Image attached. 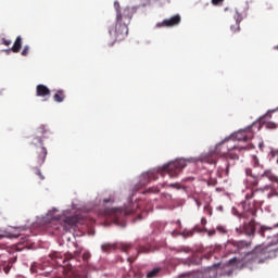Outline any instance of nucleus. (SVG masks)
Instances as JSON below:
<instances>
[{"label":"nucleus","mask_w":278,"mask_h":278,"mask_svg":"<svg viewBox=\"0 0 278 278\" xmlns=\"http://www.w3.org/2000/svg\"><path fill=\"white\" fill-rule=\"evenodd\" d=\"M186 166H188V161L186 159H179L174 162H169L159 170L153 169L143 173L140 177L139 185L148 186V184H151V181H157L160 177L159 175H162V177L165 175H168L169 177H179V173H181Z\"/></svg>","instance_id":"obj_1"},{"label":"nucleus","mask_w":278,"mask_h":278,"mask_svg":"<svg viewBox=\"0 0 278 278\" xmlns=\"http://www.w3.org/2000/svg\"><path fill=\"white\" fill-rule=\"evenodd\" d=\"M132 17L134 12L129 9H126L123 13H118L115 26L109 28V34L114 39L110 47H114V42H123L127 38L129 35V23H131Z\"/></svg>","instance_id":"obj_2"},{"label":"nucleus","mask_w":278,"mask_h":278,"mask_svg":"<svg viewBox=\"0 0 278 278\" xmlns=\"http://www.w3.org/2000/svg\"><path fill=\"white\" fill-rule=\"evenodd\" d=\"M51 136V130L47 126L41 125L35 131V138L31 141L35 151V164L36 166H42L45 160H47V148L42 140Z\"/></svg>","instance_id":"obj_3"},{"label":"nucleus","mask_w":278,"mask_h":278,"mask_svg":"<svg viewBox=\"0 0 278 278\" xmlns=\"http://www.w3.org/2000/svg\"><path fill=\"white\" fill-rule=\"evenodd\" d=\"M142 207V200H139L134 203H129L128 206L125 205L124 208H105L104 216L113 220V223L119 227H125V217L129 216V214H136L138 210Z\"/></svg>","instance_id":"obj_4"},{"label":"nucleus","mask_w":278,"mask_h":278,"mask_svg":"<svg viewBox=\"0 0 278 278\" xmlns=\"http://www.w3.org/2000/svg\"><path fill=\"white\" fill-rule=\"evenodd\" d=\"M238 149L239 151H247L251 149L249 146L244 147H237V146H229V138L225 139L224 141L217 143L215 146V151L204 154L200 157L201 162L205 164H216L218 162V155H228L229 151Z\"/></svg>","instance_id":"obj_5"},{"label":"nucleus","mask_w":278,"mask_h":278,"mask_svg":"<svg viewBox=\"0 0 278 278\" xmlns=\"http://www.w3.org/2000/svg\"><path fill=\"white\" fill-rule=\"evenodd\" d=\"M269 257L270 254H268V248L258 245L254 248L252 252L244 255L242 258V266H249V264H264Z\"/></svg>","instance_id":"obj_6"},{"label":"nucleus","mask_w":278,"mask_h":278,"mask_svg":"<svg viewBox=\"0 0 278 278\" xmlns=\"http://www.w3.org/2000/svg\"><path fill=\"white\" fill-rule=\"evenodd\" d=\"M247 181L249 186H258L264 179H268L271 184H278V177L273 173V169H265L263 173L253 174V169L245 168Z\"/></svg>","instance_id":"obj_7"},{"label":"nucleus","mask_w":278,"mask_h":278,"mask_svg":"<svg viewBox=\"0 0 278 278\" xmlns=\"http://www.w3.org/2000/svg\"><path fill=\"white\" fill-rule=\"evenodd\" d=\"M77 223H79L77 216H70L63 219H56L52 222V229H54L55 231H60V233H68L71 232V229H75V227H77Z\"/></svg>","instance_id":"obj_8"},{"label":"nucleus","mask_w":278,"mask_h":278,"mask_svg":"<svg viewBox=\"0 0 278 278\" xmlns=\"http://www.w3.org/2000/svg\"><path fill=\"white\" fill-rule=\"evenodd\" d=\"M253 138V131L251 129L248 130H239L235 134H232L228 140H237L238 142H248V140H251Z\"/></svg>","instance_id":"obj_9"},{"label":"nucleus","mask_w":278,"mask_h":278,"mask_svg":"<svg viewBox=\"0 0 278 278\" xmlns=\"http://www.w3.org/2000/svg\"><path fill=\"white\" fill-rule=\"evenodd\" d=\"M181 23V16L174 15L170 18H166L163 22H160L156 24V27H175L176 25H179Z\"/></svg>","instance_id":"obj_10"},{"label":"nucleus","mask_w":278,"mask_h":278,"mask_svg":"<svg viewBox=\"0 0 278 278\" xmlns=\"http://www.w3.org/2000/svg\"><path fill=\"white\" fill-rule=\"evenodd\" d=\"M227 247H235L233 253H241L244 249H249L251 247V241H238L228 243Z\"/></svg>","instance_id":"obj_11"},{"label":"nucleus","mask_w":278,"mask_h":278,"mask_svg":"<svg viewBox=\"0 0 278 278\" xmlns=\"http://www.w3.org/2000/svg\"><path fill=\"white\" fill-rule=\"evenodd\" d=\"M243 233H245V236H255V219L254 218H252L249 223H244Z\"/></svg>","instance_id":"obj_12"},{"label":"nucleus","mask_w":278,"mask_h":278,"mask_svg":"<svg viewBox=\"0 0 278 278\" xmlns=\"http://www.w3.org/2000/svg\"><path fill=\"white\" fill-rule=\"evenodd\" d=\"M203 258L200 256L193 255L191 258L181 260V264H184V266H199Z\"/></svg>","instance_id":"obj_13"},{"label":"nucleus","mask_w":278,"mask_h":278,"mask_svg":"<svg viewBox=\"0 0 278 278\" xmlns=\"http://www.w3.org/2000/svg\"><path fill=\"white\" fill-rule=\"evenodd\" d=\"M36 94L37 97H42V98L51 97V90L49 89V87L45 85H37Z\"/></svg>","instance_id":"obj_14"},{"label":"nucleus","mask_w":278,"mask_h":278,"mask_svg":"<svg viewBox=\"0 0 278 278\" xmlns=\"http://www.w3.org/2000/svg\"><path fill=\"white\" fill-rule=\"evenodd\" d=\"M243 213L241 215V218H249L250 216H256L257 211L255 210V207H247V202L243 203Z\"/></svg>","instance_id":"obj_15"},{"label":"nucleus","mask_w":278,"mask_h":278,"mask_svg":"<svg viewBox=\"0 0 278 278\" xmlns=\"http://www.w3.org/2000/svg\"><path fill=\"white\" fill-rule=\"evenodd\" d=\"M21 49H23V38L21 36H17L13 47L11 48V51H13V53H20Z\"/></svg>","instance_id":"obj_16"},{"label":"nucleus","mask_w":278,"mask_h":278,"mask_svg":"<svg viewBox=\"0 0 278 278\" xmlns=\"http://www.w3.org/2000/svg\"><path fill=\"white\" fill-rule=\"evenodd\" d=\"M251 164L255 170H257V168L264 170V166L262 165V163H260V159L257 157V155H252Z\"/></svg>","instance_id":"obj_17"},{"label":"nucleus","mask_w":278,"mask_h":278,"mask_svg":"<svg viewBox=\"0 0 278 278\" xmlns=\"http://www.w3.org/2000/svg\"><path fill=\"white\" fill-rule=\"evenodd\" d=\"M53 99L56 103H62L64 99H66V94H64V90L60 89L56 91V93L53 96Z\"/></svg>","instance_id":"obj_18"},{"label":"nucleus","mask_w":278,"mask_h":278,"mask_svg":"<svg viewBox=\"0 0 278 278\" xmlns=\"http://www.w3.org/2000/svg\"><path fill=\"white\" fill-rule=\"evenodd\" d=\"M1 268L3 269V271L5 273V275H8V273H10V270L12 269V262L11 261H4L1 264Z\"/></svg>","instance_id":"obj_19"},{"label":"nucleus","mask_w":278,"mask_h":278,"mask_svg":"<svg viewBox=\"0 0 278 278\" xmlns=\"http://www.w3.org/2000/svg\"><path fill=\"white\" fill-rule=\"evenodd\" d=\"M257 192H264V189L250 190V192L245 194V199H255V194H257Z\"/></svg>","instance_id":"obj_20"},{"label":"nucleus","mask_w":278,"mask_h":278,"mask_svg":"<svg viewBox=\"0 0 278 278\" xmlns=\"http://www.w3.org/2000/svg\"><path fill=\"white\" fill-rule=\"evenodd\" d=\"M114 8L116 10V16H118V14H123V12H125V10H131L129 8L121 9V3H118V1L114 2Z\"/></svg>","instance_id":"obj_21"},{"label":"nucleus","mask_w":278,"mask_h":278,"mask_svg":"<svg viewBox=\"0 0 278 278\" xmlns=\"http://www.w3.org/2000/svg\"><path fill=\"white\" fill-rule=\"evenodd\" d=\"M113 249H114V245L110 243H104L101 247V250L103 251V253H110Z\"/></svg>","instance_id":"obj_22"},{"label":"nucleus","mask_w":278,"mask_h":278,"mask_svg":"<svg viewBox=\"0 0 278 278\" xmlns=\"http://www.w3.org/2000/svg\"><path fill=\"white\" fill-rule=\"evenodd\" d=\"M159 274H160V268H154V269L150 270V271L147 274V278H154V277H157Z\"/></svg>","instance_id":"obj_23"},{"label":"nucleus","mask_w":278,"mask_h":278,"mask_svg":"<svg viewBox=\"0 0 278 278\" xmlns=\"http://www.w3.org/2000/svg\"><path fill=\"white\" fill-rule=\"evenodd\" d=\"M227 157H229V160H240V157L238 156V154L233 153V152H228L227 153Z\"/></svg>","instance_id":"obj_24"},{"label":"nucleus","mask_w":278,"mask_h":278,"mask_svg":"<svg viewBox=\"0 0 278 278\" xmlns=\"http://www.w3.org/2000/svg\"><path fill=\"white\" fill-rule=\"evenodd\" d=\"M140 253H149V248H147V247H140V248L137 250V255H140Z\"/></svg>","instance_id":"obj_25"},{"label":"nucleus","mask_w":278,"mask_h":278,"mask_svg":"<svg viewBox=\"0 0 278 278\" xmlns=\"http://www.w3.org/2000/svg\"><path fill=\"white\" fill-rule=\"evenodd\" d=\"M180 278H194V274L192 271L184 273Z\"/></svg>","instance_id":"obj_26"},{"label":"nucleus","mask_w":278,"mask_h":278,"mask_svg":"<svg viewBox=\"0 0 278 278\" xmlns=\"http://www.w3.org/2000/svg\"><path fill=\"white\" fill-rule=\"evenodd\" d=\"M22 55L25 58L27 55H29V46H25L23 51H22Z\"/></svg>","instance_id":"obj_27"},{"label":"nucleus","mask_w":278,"mask_h":278,"mask_svg":"<svg viewBox=\"0 0 278 278\" xmlns=\"http://www.w3.org/2000/svg\"><path fill=\"white\" fill-rule=\"evenodd\" d=\"M129 249H131V244H126V243L122 244V251H124V253H127Z\"/></svg>","instance_id":"obj_28"},{"label":"nucleus","mask_w":278,"mask_h":278,"mask_svg":"<svg viewBox=\"0 0 278 278\" xmlns=\"http://www.w3.org/2000/svg\"><path fill=\"white\" fill-rule=\"evenodd\" d=\"M229 266H233V264H240V260H237L236 257L230 258L228 261Z\"/></svg>","instance_id":"obj_29"},{"label":"nucleus","mask_w":278,"mask_h":278,"mask_svg":"<svg viewBox=\"0 0 278 278\" xmlns=\"http://www.w3.org/2000/svg\"><path fill=\"white\" fill-rule=\"evenodd\" d=\"M36 175L39 177V179L42 181L45 180V175H42V172H40V169H36Z\"/></svg>","instance_id":"obj_30"},{"label":"nucleus","mask_w":278,"mask_h":278,"mask_svg":"<svg viewBox=\"0 0 278 278\" xmlns=\"http://www.w3.org/2000/svg\"><path fill=\"white\" fill-rule=\"evenodd\" d=\"M90 257H91V255H90L89 252H85V253L83 254V260H84V262H88V260H90Z\"/></svg>","instance_id":"obj_31"},{"label":"nucleus","mask_w":278,"mask_h":278,"mask_svg":"<svg viewBox=\"0 0 278 278\" xmlns=\"http://www.w3.org/2000/svg\"><path fill=\"white\" fill-rule=\"evenodd\" d=\"M2 43L5 46V47H10V45H12V40H8L5 38L2 39Z\"/></svg>","instance_id":"obj_32"},{"label":"nucleus","mask_w":278,"mask_h":278,"mask_svg":"<svg viewBox=\"0 0 278 278\" xmlns=\"http://www.w3.org/2000/svg\"><path fill=\"white\" fill-rule=\"evenodd\" d=\"M267 129H277V124H275V123H268V124H267Z\"/></svg>","instance_id":"obj_33"},{"label":"nucleus","mask_w":278,"mask_h":278,"mask_svg":"<svg viewBox=\"0 0 278 278\" xmlns=\"http://www.w3.org/2000/svg\"><path fill=\"white\" fill-rule=\"evenodd\" d=\"M207 184H208L210 186H216V184H218V181H217L216 179H214V178H211V179L207 181Z\"/></svg>","instance_id":"obj_34"},{"label":"nucleus","mask_w":278,"mask_h":278,"mask_svg":"<svg viewBox=\"0 0 278 278\" xmlns=\"http://www.w3.org/2000/svg\"><path fill=\"white\" fill-rule=\"evenodd\" d=\"M217 231H219V233H227V230L223 226H217Z\"/></svg>","instance_id":"obj_35"},{"label":"nucleus","mask_w":278,"mask_h":278,"mask_svg":"<svg viewBox=\"0 0 278 278\" xmlns=\"http://www.w3.org/2000/svg\"><path fill=\"white\" fill-rule=\"evenodd\" d=\"M37 268H38V266H37L36 264L31 265V266H30V273H33V274H34V273H38V269H37Z\"/></svg>","instance_id":"obj_36"},{"label":"nucleus","mask_w":278,"mask_h":278,"mask_svg":"<svg viewBox=\"0 0 278 278\" xmlns=\"http://www.w3.org/2000/svg\"><path fill=\"white\" fill-rule=\"evenodd\" d=\"M225 0H212L213 5H220Z\"/></svg>","instance_id":"obj_37"},{"label":"nucleus","mask_w":278,"mask_h":278,"mask_svg":"<svg viewBox=\"0 0 278 278\" xmlns=\"http://www.w3.org/2000/svg\"><path fill=\"white\" fill-rule=\"evenodd\" d=\"M207 236L210 237L216 236V230L215 229L207 230Z\"/></svg>","instance_id":"obj_38"},{"label":"nucleus","mask_w":278,"mask_h":278,"mask_svg":"<svg viewBox=\"0 0 278 278\" xmlns=\"http://www.w3.org/2000/svg\"><path fill=\"white\" fill-rule=\"evenodd\" d=\"M138 257V255L134 256H129L127 260L130 264H134V262L136 261V258Z\"/></svg>","instance_id":"obj_39"},{"label":"nucleus","mask_w":278,"mask_h":278,"mask_svg":"<svg viewBox=\"0 0 278 278\" xmlns=\"http://www.w3.org/2000/svg\"><path fill=\"white\" fill-rule=\"evenodd\" d=\"M182 235H184V236H186V235H187V236H193V235H194V231H192V230L184 231Z\"/></svg>","instance_id":"obj_40"},{"label":"nucleus","mask_w":278,"mask_h":278,"mask_svg":"<svg viewBox=\"0 0 278 278\" xmlns=\"http://www.w3.org/2000/svg\"><path fill=\"white\" fill-rule=\"evenodd\" d=\"M103 203H114V199H112V198L104 199Z\"/></svg>","instance_id":"obj_41"},{"label":"nucleus","mask_w":278,"mask_h":278,"mask_svg":"<svg viewBox=\"0 0 278 278\" xmlns=\"http://www.w3.org/2000/svg\"><path fill=\"white\" fill-rule=\"evenodd\" d=\"M266 229H270V228H267V227H261V230H260L261 236H263V237H264V232L266 231Z\"/></svg>","instance_id":"obj_42"},{"label":"nucleus","mask_w":278,"mask_h":278,"mask_svg":"<svg viewBox=\"0 0 278 278\" xmlns=\"http://www.w3.org/2000/svg\"><path fill=\"white\" fill-rule=\"evenodd\" d=\"M201 224H202V225H207V219H206L205 217H202V218H201Z\"/></svg>","instance_id":"obj_43"},{"label":"nucleus","mask_w":278,"mask_h":278,"mask_svg":"<svg viewBox=\"0 0 278 278\" xmlns=\"http://www.w3.org/2000/svg\"><path fill=\"white\" fill-rule=\"evenodd\" d=\"M226 175H229V163L226 162Z\"/></svg>","instance_id":"obj_44"},{"label":"nucleus","mask_w":278,"mask_h":278,"mask_svg":"<svg viewBox=\"0 0 278 278\" xmlns=\"http://www.w3.org/2000/svg\"><path fill=\"white\" fill-rule=\"evenodd\" d=\"M214 268H218V265H213L212 267H207V270H214Z\"/></svg>","instance_id":"obj_45"},{"label":"nucleus","mask_w":278,"mask_h":278,"mask_svg":"<svg viewBox=\"0 0 278 278\" xmlns=\"http://www.w3.org/2000/svg\"><path fill=\"white\" fill-rule=\"evenodd\" d=\"M66 260H73V254H67Z\"/></svg>","instance_id":"obj_46"},{"label":"nucleus","mask_w":278,"mask_h":278,"mask_svg":"<svg viewBox=\"0 0 278 278\" xmlns=\"http://www.w3.org/2000/svg\"><path fill=\"white\" fill-rule=\"evenodd\" d=\"M270 188V185H266L265 189L268 190Z\"/></svg>","instance_id":"obj_47"},{"label":"nucleus","mask_w":278,"mask_h":278,"mask_svg":"<svg viewBox=\"0 0 278 278\" xmlns=\"http://www.w3.org/2000/svg\"><path fill=\"white\" fill-rule=\"evenodd\" d=\"M1 238H4V236H3V235H0V239H1Z\"/></svg>","instance_id":"obj_48"},{"label":"nucleus","mask_w":278,"mask_h":278,"mask_svg":"<svg viewBox=\"0 0 278 278\" xmlns=\"http://www.w3.org/2000/svg\"><path fill=\"white\" fill-rule=\"evenodd\" d=\"M75 255H79V252H75Z\"/></svg>","instance_id":"obj_49"},{"label":"nucleus","mask_w":278,"mask_h":278,"mask_svg":"<svg viewBox=\"0 0 278 278\" xmlns=\"http://www.w3.org/2000/svg\"><path fill=\"white\" fill-rule=\"evenodd\" d=\"M142 219L141 215H139V220Z\"/></svg>","instance_id":"obj_50"},{"label":"nucleus","mask_w":278,"mask_h":278,"mask_svg":"<svg viewBox=\"0 0 278 278\" xmlns=\"http://www.w3.org/2000/svg\"><path fill=\"white\" fill-rule=\"evenodd\" d=\"M264 143H260V147H263Z\"/></svg>","instance_id":"obj_51"},{"label":"nucleus","mask_w":278,"mask_h":278,"mask_svg":"<svg viewBox=\"0 0 278 278\" xmlns=\"http://www.w3.org/2000/svg\"><path fill=\"white\" fill-rule=\"evenodd\" d=\"M275 49H277V50H278V46H276V47H275Z\"/></svg>","instance_id":"obj_52"},{"label":"nucleus","mask_w":278,"mask_h":278,"mask_svg":"<svg viewBox=\"0 0 278 278\" xmlns=\"http://www.w3.org/2000/svg\"><path fill=\"white\" fill-rule=\"evenodd\" d=\"M8 53H10V50H7Z\"/></svg>","instance_id":"obj_53"}]
</instances>
